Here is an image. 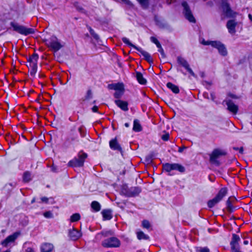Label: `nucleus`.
Wrapping results in <instances>:
<instances>
[{
	"mask_svg": "<svg viewBox=\"0 0 252 252\" xmlns=\"http://www.w3.org/2000/svg\"><path fill=\"white\" fill-rule=\"evenodd\" d=\"M31 71H30V75L34 77L37 72V64L36 63L32 64L30 65Z\"/></svg>",
	"mask_w": 252,
	"mask_h": 252,
	"instance_id": "nucleus-40",
	"label": "nucleus"
},
{
	"mask_svg": "<svg viewBox=\"0 0 252 252\" xmlns=\"http://www.w3.org/2000/svg\"><path fill=\"white\" fill-rule=\"evenodd\" d=\"M226 154V152L222 151L219 149H214L210 155V162L217 166H219L220 165V162L218 160V158L220 156H225Z\"/></svg>",
	"mask_w": 252,
	"mask_h": 252,
	"instance_id": "nucleus-5",
	"label": "nucleus"
},
{
	"mask_svg": "<svg viewBox=\"0 0 252 252\" xmlns=\"http://www.w3.org/2000/svg\"><path fill=\"white\" fill-rule=\"evenodd\" d=\"M215 41H205L204 39H203L201 43L204 45H211L212 46L213 43H214Z\"/></svg>",
	"mask_w": 252,
	"mask_h": 252,
	"instance_id": "nucleus-52",
	"label": "nucleus"
},
{
	"mask_svg": "<svg viewBox=\"0 0 252 252\" xmlns=\"http://www.w3.org/2000/svg\"><path fill=\"white\" fill-rule=\"evenodd\" d=\"M38 55L36 53H34L32 55L29 56L27 58V61L29 63H30V65L35 63H36V64H37V61L38 60Z\"/></svg>",
	"mask_w": 252,
	"mask_h": 252,
	"instance_id": "nucleus-30",
	"label": "nucleus"
},
{
	"mask_svg": "<svg viewBox=\"0 0 252 252\" xmlns=\"http://www.w3.org/2000/svg\"><path fill=\"white\" fill-rule=\"evenodd\" d=\"M88 30H89L90 33L92 36V37L97 42H99V41L100 40V38L99 35L95 33L94 31L90 27V26H87Z\"/></svg>",
	"mask_w": 252,
	"mask_h": 252,
	"instance_id": "nucleus-33",
	"label": "nucleus"
},
{
	"mask_svg": "<svg viewBox=\"0 0 252 252\" xmlns=\"http://www.w3.org/2000/svg\"><path fill=\"white\" fill-rule=\"evenodd\" d=\"M166 87L174 94H177L180 92L178 86L171 82H168L166 84Z\"/></svg>",
	"mask_w": 252,
	"mask_h": 252,
	"instance_id": "nucleus-27",
	"label": "nucleus"
},
{
	"mask_svg": "<svg viewBox=\"0 0 252 252\" xmlns=\"http://www.w3.org/2000/svg\"><path fill=\"white\" fill-rule=\"evenodd\" d=\"M231 197H229L226 201L227 210L230 213L233 212L236 208L232 205V201L230 200Z\"/></svg>",
	"mask_w": 252,
	"mask_h": 252,
	"instance_id": "nucleus-28",
	"label": "nucleus"
},
{
	"mask_svg": "<svg viewBox=\"0 0 252 252\" xmlns=\"http://www.w3.org/2000/svg\"><path fill=\"white\" fill-rule=\"evenodd\" d=\"M25 252H34V251L32 248L29 247L25 250Z\"/></svg>",
	"mask_w": 252,
	"mask_h": 252,
	"instance_id": "nucleus-64",
	"label": "nucleus"
},
{
	"mask_svg": "<svg viewBox=\"0 0 252 252\" xmlns=\"http://www.w3.org/2000/svg\"><path fill=\"white\" fill-rule=\"evenodd\" d=\"M23 182L28 183L32 180L31 173L29 171H25L23 175Z\"/></svg>",
	"mask_w": 252,
	"mask_h": 252,
	"instance_id": "nucleus-38",
	"label": "nucleus"
},
{
	"mask_svg": "<svg viewBox=\"0 0 252 252\" xmlns=\"http://www.w3.org/2000/svg\"><path fill=\"white\" fill-rule=\"evenodd\" d=\"M142 189L139 187L128 188L126 184H124L121 187V194L126 197H132L138 196L141 193Z\"/></svg>",
	"mask_w": 252,
	"mask_h": 252,
	"instance_id": "nucleus-1",
	"label": "nucleus"
},
{
	"mask_svg": "<svg viewBox=\"0 0 252 252\" xmlns=\"http://www.w3.org/2000/svg\"><path fill=\"white\" fill-rule=\"evenodd\" d=\"M136 235L137 238L138 240H149L150 237L147 235L145 234L143 231H139L136 232Z\"/></svg>",
	"mask_w": 252,
	"mask_h": 252,
	"instance_id": "nucleus-32",
	"label": "nucleus"
},
{
	"mask_svg": "<svg viewBox=\"0 0 252 252\" xmlns=\"http://www.w3.org/2000/svg\"><path fill=\"white\" fill-rule=\"evenodd\" d=\"M41 202H39V203H44L45 204H53L55 203V201L53 198L50 197L47 198V197L44 196L42 197L41 198Z\"/></svg>",
	"mask_w": 252,
	"mask_h": 252,
	"instance_id": "nucleus-39",
	"label": "nucleus"
},
{
	"mask_svg": "<svg viewBox=\"0 0 252 252\" xmlns=\"http://www.w3.org/2000/svg\"><path fill=\"white\" fill-rule=\"evenodd\" d=\"M220 7L223 14L227 18H234L236 17V12L233 11L227 0H221Z\"/></svg>",
	"mask_w": 252,
	"mask_h": 252,
	"instance_id": "nucleus-6",
	"label": "nucleus"
},
{
	"mask_svg": "<svg viewBox=\"0 0 252 252\" xmlns=\"http://www.w3.org/2000/svg\"><path fill=\"white\" fill-rule=\"evenodd\" d=\"M203 85H209L211 86L212 85V81H203Z\"/></svg>",
	"mask_w": 252,
	"mask_h": 252,
	"instance_id": "nucleus-60",
	"label": "nucleus"
},
{
	"mask_svg": "<svg viewBox=\"0 0 252 252\" xmlns=\"http://www.w3.org/2000/svg\"><path fill=\"white\" fill-rule=\"evenodd\" d=\"M173 171H177L180 173H184L186 171L185 167L178 163H173Z\"/></svg>",
	"mask_w": 252,
	"mask_h": 252,
	"instance_id": "nucleus-31",
	"label": "nucleus"
},
{
	"mask_svg": "<svg viewBox=\"0 0 252 252\" xmlns=\"http://www.w3.org/2000/svg\"><path fill=\"white\" fill-rule=\"evenodd\" d=\"M43 215L47 219H51L54 217L53 213L50 211L43 213Z\"/></svg>",
	"mask_w": 252,
	"mask_h": 252,
	"instance_id": "nucleus-48",
	"label": "nucleus"
},
{
	"mask_svg": "<svg viewBox=\"0 0 252 252\" xmlns=\"http://www.w3.org/2000/svg\"><path fill=\"white\" fill-rule=\"evenodd\" d=\"M183 7V13L185 18L190 23H195L196 20L193 15L191 10L188 3L186 1H183L181 3Z\"/></svg>",
	"mask_w": 252,
	"mask_h": 252,
	"instance_id": "nucleus-7",
	"label": "nucleus"
},
{
	"mask_svg": "<svg viewBox=\"0 0 252 252\" xmlns=\"http://www.w3.org/2000/svg\"><path fill=\"white\" fill-rule=\"evenodd\" d=\"M142 226L143 228H146L148 229L150 228V227H151V224L149 220H144L142 221Z\"/></svg>",
	"mask_w": 252,
	"mask_h": 252,
	"instance_id": "nucleus-47",
	"label": "nucleus"
},
{
	"mask_svg": "<svg viewBox=\"0 0 252 252\" xmlns=\"http://www.w3.org/2000/svg\"><path fill=\"white\" fill-rule=\"evenodd\" d=\"M210 95H211V99L213 101H214L216 104H220V102H219L218 101L215 100L216 97L215 93L214 92H211Z\"/></svg>",
	"mask_w": 252,
	"mask_h": 252,
	"instance_id": "nucleus-53",
	"label": "nucleus"
},
{
	"mask_svg": "<svg viewBox=\"0 0 252 252\" xmlns=\"http://www.w3.org/2000/svg\"><path fill=\"white\" fill-rule=\"evenodd\" d=\"M109 147L110 149L113 151H117L120 152L122 155L123 153V149L119 143L117 137L112 139L109 141Z\"/></svg>",
	"mask_w": 252,
	"mask_h": 252,
	"instance_id": "nucleus-13",
	"label": "nucleus"
},
{
	"mask_svg": "<svg viewBox=\"0 0 252 252\" xmlns=\"http://www.w3.org/2000/svg\"><path fill=\"white\" fill-rule=\"evenodd\" d=\"M75 130V126H74L71 129V132L66 138V141L64 143V145L68 143H70L73 141H78V136L77 133H74V131Z\"/></svg>",
	"mask_w": 252,
	"mask_h": 252,
	"instance_id": "nucleus-14",
	"label": "nucleus"
},
{
	"mask_svg": "<svg viewBox=\"0 0 252 252\" xmlns=\"http://www.w3.org/2000/svg\"><path fill=\"white\" fill-rule=\"evenodd\" d=\"M78 131L79 132L80 134L81 137H84L86 136V131L84 129V127L83 126H80L78 128Z\"/></svg>",
	"mask_w": 252,
	"mask_h": 252,
	"instance_id": "nucleus-50",
	"label": "nucleus"
},
{
	"mask_svg": "<svg viewBox=\"0 0 252 252\" xmlns=\"http://www.w3.org/2000/svg\"><path fill=\"white\" fill-rule=\"evenodd\" d=\"M177 61L178 63L184 67L192 76L194 77H196V75L190 67L189 64L186 59L181 56H178L177 58Z\"/></svg>",
	"mask_w": 252,
	"mask_h": 252,
	"instance_id": "nucleus-11",
	"label": "nucleus"
},
{
	"mask_svg": "<svg viewBox=\"0 0 252 252\" xmlns=\"http://www.w3.org/2000/svg\"><path fill=\"white\" fill-rule=\"evenodd\" d=\"M135 77L139 84L141 85L146 84L147 80L143 77V74L140 72H135Z\"/></svg>",
	"mask_w": 252,
	"mask_h": 252,
	"instance_id": "nucleus-25",
	"label": "nucleus"
},
{
	"mask_svg": "<svg viewBox=\"0 0 252 252\" xmlns=\"http://www.w3.org/2000/svg\"><path fill=\"white\" fill-rule=\"evenodd\" d=\"M212 44V47L216 48L221 56L225 57L227 55L228 52L225 45L220 41L215 40Z\"/></svg>",
	"mask_w": 252,
	"mask_h": 252,
	"instance_id": "nucleus-10",
	"label": "nucleus"
},
{
	"mask_svg": "<svg viewBox=\"0 0 252 252\" xmlns=\"http://www.w3.org/2000/svg\"><path fill=\"white\" fill-rule=\"evenodd\" d=\"M121 241L117 237L111 236L101 242V246L105 248H117L121 246Z\"/></svg>",
	"mask_w": 252,
	"mask_h": 252,
	"instance_id": "nucleus-4",
	"label": "nucleus"
},
{
	"mask_svg": "<svg viewBox=\"0 0 252 252\" xmlns=\"http://www.w3.org/2000/svg\"><path fill=\"white\" fill-rule=\"evenodd\" d=\"M81 219L80 215L79 213H75L72 214L70 218L71 222H76Z\"/></svg>",
	"mask_w": 252,
	"mask_h": 252,
	"instance_id": "nucleus-44",
	"label": "nucleus"
},
{
	"mask_svg": "<svg viewBox=\"0 0 252 252\" xmlns=\"http://www.w3.org/2000/svg\"><path fill=\"white\" fill-rule=\"evenodd\" d=\"M114 234V232L111 230H102L100 232L98 233L97 235H101L104 237H111Z\"/></svg>",
	"mask_w": 252,
	"mask_h": 252,
	"instance_id": "nucleus-37",
	"label": "nucleus"
},
{
	"mask_svg": "<svg viewBox=\"0 0 252 252\" xmlns=\"http://www.w3.org/2000/svg\"><path fill=\"white\" fill-rule=\"evenodd\" d=\"M81 236V232L74 228L68 230V236L72 241L77 240Z\"/></svg>",
	"mask_w": 252,
	"mask_h": 252,
	"instance_id": "nucleus-15",
	"label": "nucleus"
},
{
	"mask_svg": "<svg viewBox=\"0 0 252 252\" xmlns=\"http://www.w3.org/2000/svg\"><path fill=\"white\" fill-rule=\"evenodd\" d=\"M95 20L98 22L101 25H105L108 24L109 20L106 17H96L94 18Z\"/></svg>",
	"mask_w": 252,
	"mask_h": 252,
	"instance_id": "nucleus-34",
	"label": "nucleus"
},
{
	"mask_svg": "<svg viewBox=\"0 0 252 252\" xmlns=\"http://www.w3.org/2000/svg\"><path fill=\"white\" fill-rule=\"evenodd\" d=\"M227 96L228 97H229L231 98H233V99H238L239 98V97L236 95V94H232L231 93H229L227 94Z\"/></svg>",
	"mask_w": 252,
	"mask_h": 252,
	"instance_id": "nucleus-56",
	"label": "nucleus"
},
{
	"mask_svg": "<svg viewBox=\"0 0 252 252\" xmlns=\"http://www.w3.org/2000/svg\"><path fill=\"white\" fill-rule=\"evenodd\" d=\"M137 50L141 55L144 57V59L150 64L153 63V60L151 55L147 52L143 50L142 48L138 47L136 48Z\"/></svg>",
	"mask_w": 252,
	"mask_h": 252,
	"instance_id": "nucleus-16",
	"label": "nucleus"
},
{
	"mask_svg": "<svg viewBox=\"0 0 252 252\" xmlns=\"http://www.w3.org/2000/svg\"><path fill=\"white\" fill-rule=\"evenodd\" d=\"M51 170L54 173H58L59 171V169L57 165L54 164L51 166Z\"/></svg>",
	"mask_w": 252,
	"mask_h": 252,
	"instance_id": "nucleus-55",
	"label": "nucleus"
},
{
	"mask_svg": "<svg viewBox=\"0 0 252 252\" xmlns=\"http://www.w3.org/2000/svg\"><path fill=\"white\" fill-rule=\"evenodd\" d=\"M154 20L156 22V25H158L160 28H164L165 27V24L163 23L161 21L159 20L157 16H155Z\"/></svg>",
	"mask_w": 252,
	"mask_h": 252,
	"instance_id": "nucleus-46",
	"label": "nucleus"
},
{
	"mask_svg": "<svg viewBox=\"0 0 252 252\" xmlns=\"http://www.w3.org/2000/svg\"><path fill=\"white\" fill-rule=\"evenodd\" d=\"M124 91H116L114 94V96L116 98H120L124 94Z\"/></svg>",
	"mask_w": 252,
	"mask_h": 252,
	"instance_id": "nucleus-49",
	"label": "nucleus"
},
{
	"mask_svg": "<svg viewBox=\"0 0 252 252\" xmlns=\"http://www.w3.org/2000/svg\"><path fill=\"white\" fill-rule=\"evenodd\" d=\"M101 213L103 220H110L113 218L112 210L110 209H104Z\"/></svg>",
	"mask_w": 252,
	"mask_h": 252,
	"instance_id": "nucleus-22",
	"label": "nucleus"
},
{
	"mask_svg": "<svg viewBox=\"0 0 252 252\" xmlns=\"http://www.w3.org/2000/svg\"><path fill=\"white\" fill-rule=\"evenodd\" d=\"M92 110L93 112L98 113V107L96 105H94V107L92 108Z\"/></svg>",
	"mask_w": 252,
	"mask_h": 252,
	"instance_id": "nucleus-62",
	"label": "nucleus"
},
{
	"mask_svg": "<svg viewBox=\"0 0 252 252\" xmlns=\"http://www.w3.org/2000/svg\"><path fill=\"white\" fill-rule=\"evenodd\" d=\"M150 40H151V42L155 43V44L158 43L159 42V41L158 40V39L154 36H151L150 37Z\"/></svg>",
	"mask_w": 252,
	"mask_h": 252,
	"instance_id": "nucleus-58",
	"label": "nucleus"
},
{
	"mask_svg": "<svg viewBox=\"0 0 252 252\" xmlns=\"http://www.w3.org/2000/svg\"><path fill=\"white\" fill-rule=\"evenodd\" d=\"M241 239L239 235L233 233L232 235L231 241L230 243V248H235L240 247L239 245V242Z\"/></svg>",
	"mask_w": 252,
	"mask_h": 252,
	"instance_id": "nucleus-19",
	"label": "nucleus"
},
{
	"mask_svg": "<svg viewBox=\"0 0 252 252\" xmlns=\"http://www.w3.org/2000/svg\"><path fill=\"white\" fill-rule=\"evenodd\" d=\"M195 251L196 252H210V250L207 247H195ZM217 252H219L217 251Z\"/></svg>",
	"mask_w": 252,
	"mask_h": 252,
	"instance_id": "nucleus-45",
	"label": "nucleus"
},
{
	"mask_svg": "<svg viewBox=\"0 0 252 252\" xmlns=\"http://www.w3.org/2000/svg\"><path fill=\"white\" fill-rule=\"evenodd\" d=\"M219 202V200L216 197H215L207 202V206L209 208H212Z\"/></svg>",
	"mask_w": 252,
	"mask_h": 252,
	"instance_id": "nucleus-36",
	"label": "nucleus"
},
{
	"mask_svg": "<svg viewBox=\"0 0 252 252\" xmlns=\"http://www.w3.org/2000/svg\"><path fill=\"white\" fill-rule=\"evenodd\" d=\"M108 89L109 90H113L116 91H124V85L123 83H112L108 84Z\"/></svg>",
	"mask_w": 252,
	"mask_h": 252,
	"instance_id": "nucleus-20",
	"label": "nucleus"
},
{
	"mask_svg": "<svg viewBox=\"0 0 252 252\" xmlns=\"http://www.w3.org/2000/svg\"><path fill=\"white\" fill-rule=\"evenodd\" d=\"M203 96L204 97V98H205L206 99H210L209 96V94H208V93H207L206 92H205L203 93Z\"/></svg>",
	"mask_w": 252,
	"mask_h": 252,
	"instance_id": "nucleus-61",
	"label": "nucleus"
},
{
	"mask_svg": "<svg viewBox=\"0 0 252 252\" xmlns=\"http://www.w3.org/2000/svg\"><path fill=\"white\" fill-rule=\"evenodd\" d=\"M75 7L76 8V10L83 14H84L86 15H88V11L86 10L84 8H83L81 6H80L78 5V2H76L74 4Z\"/></svg>",
	"mask_w": 252,
	"mask_h": 252,
	"instance_id": "nucleus-41",
	"label": "nucleus"
},
{
	"mask_svg": "<svg viewBox=\"0 0 252 252\" xmlns=\"http://www.w3.org/2000/svg\"><path fill=\"white\" fill-rule=\"evenodd\" d=\"M222 104H225L227 105V109L233 114L236 115L238 113V106L235 104L231 99L226 98L222 101Z\"/></svg>",
	"mask_w": 252,
	"mask_h": 252,
	"instance_id": "nucleus-9",
	"label": "nucleus"
},
{
	"mask_svg": "<svg viewBox=\"0 0 252 252\" xmlns=\"http://www.w3.org/2000/svg\"><path fill=\"white\" fill-rule=\"evenodd\" d=\"M45 41L46 45L51 48L55 52L59 51L63 47V45L60 43L58 38L55 35H52L49 39H46Z\"/></svg>",
	"mask_w": 252,
	"mask_h": 252,
	"instance_id": "nucleus-8",
	"label": "nucleus"
},
{
	"mask_svg": "<svg viewBox=\"0 0 252 252\" xmlns=\"http://www.w3.org/2000/svg\"><path fill=\"white\" fill-rule=\"evenodd\" d=\"M115 103L118 107L121 108L124 111H127L128 110V103L126 101H124L121 99H117L115 100Z\"/></svg>",
	"mask_w": 252,
	"mask_h": 252,
	"instance_id": "nucleus-21",
	"label": "nucleus"
},
{
	"mask_svg": "<svg viewBox=\"0 0 252 252\" xmlns=\"http://www.w3.org/2000/svg\"><path fill=\"white\" fill-rule=\"evenodd\" d=\"M53 248L52 244L45 243L41 245L40 250L41 252H51Z\"/></svg>",
	"mask_w": 252,
	"mask_h": 252,
	"instance_id": "nucleus-24",
	"label": "nucleus"
},
{
	"mask_svg": "<svg viewBox=\"0 0 252 252\" xmlns=\"http://www.w3.org/2000/svg\"><path fill=\"white\" fill-rule=\"evenodd\" d=\"M93 97V94L91 90L89 89L87 91L86 94L85 96V99L89 100Z\"/></svg>",
	"mask_w": 252,
	"mask_h": 252,
	"instance_id": "nucleus-51",
	"label": "nucleus"
},
{
	"mask_svg": "<svg viewBox=\"0 0 252 252\" xmlns=\"http://www.w3.org/2000/svg\"><path fill=\"white\" fill-rule=\"evenodd\" d=\"M20 235V232L16 231L12 234L7 237L1 242V244L5 247H7L10 243L14 242L18 237Z\"/></svg>",
	"mask_w": 252,
	"mask_h": 252,
	"instance_id": "nucleus-12",
	"label": "nucleus"
},
{
	"mask_svg": "<svg viewBox=\"0 0 252 252\" xmlns=\"http://www.w3.org/2000/svg\"><path fill=\"white\" fill-rule=\"evenodd\" d=\"M10 25L13 31L25 36L33 34L35 32V30L34 29L27 28L14 21L11 22Z\"/></svg>",
	"mask_w": 252,
	"mask_h": 252,
	"instance_id": "nucleus-2",
	"label": "nucleus"
},
{
	"mask_svg": "<svg viewBox=\"0 0 252 252\" xmlns=\"http://www.w3.org/2000/svg\"><path fill=\"white\" fill-rule=\"evenodd\" d=\"M231 252H242L240 250V247L231 249Z\"/></svg>",
	"mask_w": 252,
	"mask_h": 252,
	"instance_id": "nucleus-59",
	"label": "nucleus"
},
{
	"mask_svg": "<svg viewBox=\"0 0 252 252\" xmlns=\"http://www.w3.org/2000/svg\"><path fill=\"white\" fill-rule=\"evenodd\" d=\"M155 157V154L154 152H152L149 155L146 156L145 157V161L149 164L152 163L153 159Z\"/></svg>",
	"mask_w": 252,
	"mask_h": 252,
	"instance_id": "nucleus-42",
	"label": "nucleus"
},
{
	"mask_svg": "<svg viewBox=\"0 0 252 252\" xmlns=\"http://www.w3.org/2000/svg\"><path fill=\"white\" fill-rule=\"evenodd\" d=\"M237 24V23L235 21V20H229L227 22L226 26L229 33L231 34L235 33V28Z\"/></svg>",
	"mask_w": 252,
	"mask_h": 252,
	"instance_id": "nucleus-18",
	"label": "nucleus"
},
{
	"mask_svg": "<svg viewBox=\"0 0 252 252\" xmlns=\"http://www.w3.org/2000/svg\"><path fill=\"white\" fill-rule=\"evenodd\" d=\"M122 40L123 41V42L126 44L128 47H133V48L136 49V48L138 47V46H136V45L133 44L132 43H131L130 42V41L129 40V39L126 37H124L122 38Z\"/></svg>",
	"mask_w": 252,
	"mask_h": 252,
	"instance_id": "nucleus-43",
	"label": "nucleus"
},
{
	"mask_svg": "<svg viewBox=\"0 0 252 252\" xmlns=\"http://www.w3.org/2000/svg\"><path fill=\"white\" fill-rule=\"evenodd\" d=\"M150 0H136L142 8L144 9H147L150 5Z\"/></svg>",
	"mask_w": 252,
	"mask_h": 252,
	"instance_id": "nucleus-35",
	"label": "nucleus"
},
{
	"mask_svg": "<svg viewBox=\"0 0 252 252\" xmlns=\"http://www.w3.org/2000/svg\"><path fill=\"white\" fill-rule=\"evenodd\" d=\"M228 193V189L227 187L221 188L215 197L219 200L220 202L223 198Z\"/></svg>",
	"mask_w": 252,
	"mask_h": 252,
	"instance_id": "nucleus-23",
	"label": "nucleus"
},
{
	"mask_svg": "<svg viewBox=\"0 0 252 252\" xmlns=\"http://www.w3.org/2000/svg\"><path fill=\"white\" fill-rule=\"evenodd\" d=\"M162 171L167 172V175L173 176L175 173L173 171V163H165L162 164Z\"/></svg>",
	"mask_w": 252,
	"mask_h": 252,
	"instance_id": "nucleus-17",
	"label": "nucleus"
},
{
	"mask_svg": "<svg viewBox=\"0 0 252 252\" xmlns=\"http://www.w3.org/2000/svg\"><path fill=\"white\" fill-rule=\"evenodd\" d=\"M161 139L164 141H167L169 139V134L168 132H166L163 134L161 137Z\"/></svg>",
	"mask_w": 252,
	"mask_h": 252,
	"instance_id": "nucleus-54",
	"label": "nucleus"
},
{
	"mask_svg": "<svg viewBox=\"0 0 252 252\" xmlns=\"http://www.w3.org/2000/svg\"><path fill=\"white\" fill-rule=\"evenodd\" d=\"M186 149H187V147L186 146L180 147L178 149V152L182 153Z\"/></svg>",
	"mask_w": 252,
	"mask_h": 252,
	"instance_id": "nucleus-63",
	"label": "nucleus"
},
{
	"mask_svg": "<svg viewBox=\"0 0 252 252\" xmlns=\"http://www.w3.org/2000/svg\"><path fill=\"white\" fill-rule=\"evenodd\" d=\"M88 155L80 151L77 155V158H75L73 159L70 160L67 166L71 167H81L83 166L85 159L87 158Z\"/></svg>",
	"mask_w": 252,
	"mask_h": 252,
	"instance_id": "nucleus-3",
	"label": "nucleus"
},
{
	"mask_svg": "<svg viewBox=\"0 0 252 252\" xmlns=\"http://www.w3.org/2000/svg\"><path fill=\"white\" fill-rule=\"evenodd\" d=\"M91 207L92 209V212H97L101 209L100 204L96 201H92L91 204Z\"/></svg>",
	"mask_w": 252,
	"mask_h": 252,
	"instance_id": "nucleus-29",
	"label": "nucleus"
},
{
	"mask_svg": "<svg viewBox=\"0 0 252 252\" xmlns=\"http://www.w3.org/2000/svg\"><path fill=\"white\" fill-rule=\"evenodd\" d=\"M158 52H159L161 56V57L162 58H165L166 57L165 54L164 52L163 49L162 48H160L159 49H158Z\"/></svg>",
	"mask_w": 252,
	"mask_h": 252,
	"instance_id": "nucleus-57",
	"label": "nucleus"
},
{
	"mask_svg": "<svg viewBox=\"0 0 252 252\" xmlns=\"http://www.w3.org/2000/svg\"><path fill=\"white\" fill-rule=\"evenodd\" d=\"M133 130L135 132H140L142 130V127L138 119L133 121Z\"/></svg>",
	"mask_w": 252,
	"mask_h": 252,
	"instance_id": "nucleus-26",
	"label": "nucleus"
}]
</instances>
